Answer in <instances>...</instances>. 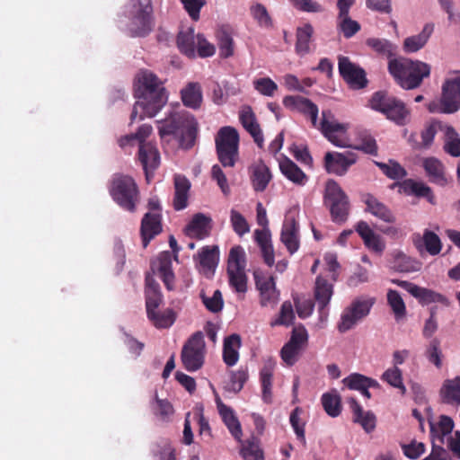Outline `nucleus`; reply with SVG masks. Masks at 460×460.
I'll return each mask as SVG.
<instances>
[{"label":"nucleus","instance_id":"4c0bfd02","mask_svg":"<svg viewBox=\"0 0 460 460\" xmlns=\"http://www.w3.org/2000/svg\"><path fill=\"white\" fill-rule=\"evenodd\" d=\"M392 257L391 267L398 272L411 273L417 272L421 269L422 264L420 261L406 255L401 251L393 252Z\"/></svg>","mask_w":460,"mask_h":460},{"label":"nucleus","instance_id":"a19ab883","mask_svg":"<svg viewBox=\"0 0 460 460\" xmlns=\"http://www.w3.org/2000/svg\"><path fill=\"white\" fill-rule=\"evenodd\" d=\"M153 132V128L149 124L141 125L135 134H128L124 137H121L119 139V145L121 148H126L128 146H132L135 144L138 145V148L142 145H151V142H147L146 139Z\"/></svg>","mask_w":460,"mask_h":460},{"label":"nucleus","instance_id":"9d476101","mask_svg":"<svg viewBox=\"0 0 460 460\" xmlns=\"http://www.w3.org/2000/svg\"><path fill=\"white\" fill-rule=\"evenodd\" d=\"M239 134L230 126L223 127L216 137L218 159L223 166L233 167L238 155Z\"/></svg>","mask_w":460,"mask_h":460},{"label":"nucleus","instance_id":"69168bd1","mask_svg":"<svg viewBox=\"0 0 460 460\" xmlns=\"http://www.w3.org/2000/svg\"><path fill=\"white\" fill-rule=\"evenodd\" d=\"M230 223L234 232L239 236H243L250 232V226L246 218L234 208L230 210Z\"/></svg>","mask_w":460,"mask_h":460},{"label":"nucleus","instance_id":"f8f14e48","mask_svg":"<svg viewBox=\"0 0 460 460\" xmlns=\"http://www.w3.org/2000/svg\"><path fill=\"white\" fill-rule=\"evenodd\" d=\"M375 304V298L358 296L344 308L338 323V331L344 333L354 328L359 322L366 318Z\"/></svg>","mask_w":460,"mask_h":460},{"label":"nucleus","instance_id":"bb28decb","mask_svg":"<svg viewBox=\"0 0 460 460\" xmlns=\"http://www.w3.org/2000/svg\"><path fill=\"white\" fill-rule=\"evenodd\" d=\"M333 294L332 284L329 283L323 277L319 276L315 280L314 297L318 304L320 313V320L322 322L327 321V313L324 312L325 307L330 303Z\"/></svg>","mask_w":460,"mask_h":460},{"label":"nucleus","instance_id":"680f3d73","mask_svg":"<svg viewBox=\"0 0 460 460\" xmlns=\"http://www.w3.org/2000/svg\"><path fill=\"white\" fill-rule=\"evenodd\" d=\"M387 302L397 320L402 318L405 315L406 306L402 297L398 291L389 289L387 292Z\"/></svg>","mask_w":460,"mask_h":460},{"label":"nucleus","instance_id":"3c124183","mask_svg":"<svg viewBox=\"0 0 460 460\" xmlns=\"http://www.w3.org/2000/svg\"><path fill=\"white\" fill-rule=\"evenodd\" d=\"M313 33L314 28L310 23H305L297 29L296 51L299 56H305L309 52Z\"/></svg>","mask_w":460,"mask_h":460},{"label":"nucleus","instance_id":"4468645a","mask_svg":"<svg viewBox=\"0 0 460 460\" xmlns=\"http://www.w3.org/2000/svg\"><path fill=\"white\" fill-rule=\"evenodd\" d=\"M325 203L330 207L332 219L336 223H343L349 215V200L341 186L333 180L325 185Z\"/></svg>","mask_w":460,"mask_h":460},{"label":"nucleus","instance_id":"20e7f679","mask_svg":"<svg viewBox=\"0 0 460 460\" xmlns=\"http://www.w3.org/2000/svg\"><path fill=\"white\" fill-rule=\"evenodd\" d=\"M388 69L397 84L405 90L418 88L431 71L428 63L406 58L391 59Z\"/></svg>","mask_w":460,"mask_h":460},{"label":"nucleus","instance_id":"5fc2aeb1","mask_svg":"<svg viewBox=\"0 0 460 460\" xmlns=\"http://www.w3.org/2000/svg\"><path fill=\"white\" fill-rule=\"evenodd\" d=\"M148 319L157 328H168L175 321V314L172 309L167 308L164 311L156 309L152 314H147Z\"/></svg>","mask_w":460,"mask_h":460},{"label":"nucleus","instance_id":"4d7b16f0","mask_svg":"<svg viewBox=\"0 0 460 460\" xmlns=\"http://www.w3.org/2000/svg\"><path fill=\"white\" fill-rule=\"evenodd\" d=\"M384 382H386L389 385L397 388L402 394L406 393V387L402 380V370L397 367H391L387 368L381 376Z\"/></svg>","mask_w":460,"mask_h":460},{"label":"nucleus","instance_id":"e2e57ef3","mask_svg":"<svg viewBox=\"0 0 460 460\" xmlns=\"http://www.w3.org/2000/svg\"><path fill=\"white\" fill-rule=\"evenodd\" d=\"M295 319V314L293 310V305L291 302L285 301L280 307V312L279 316L272 320L270 323V325L272 327L278 326V325H285L288 326L293 323V321Z\"/></svg>","mask_w":460,"mask_h":460},{"label":"nucleus","instance_id":"79ce46f5","mask_svg":"<svg viewBox=\"0 0 460 460\" xmlns=\"http://www.w3.org/2000/svg\"><path fill=\"white\" fill-rule=\"evenodd\" d=\"M218 261L217 246H205L198 253L199 270L205 274H210L217 267Z\"/></svg>","mask_w":460,"mask_h":460},{"label":"nucleus","instance_id":"ea45409f","mask_svg":"<svg viewBox=\"0 0 460 460\" xmlns=\"http://www.w3.org/2000/svg\"><path fill=\"white\" fill-rule=\"evenodd\" d=\"M190 181L182 175L174 176V198L173 207L176 210L184 209L188 205Z\"/></svg>","mask_w":460,"mask_h":460},{"label":"nucleus","instance_id":"a18cd8bd","mask_svg":"<svg viewBox=\"0 0 460 460\" xmlns=\"http://www.w3.org/2000/svg\"><path fill=\"white\" fill-rule=\"evenodd\" d=\"M440 395L445 402L460 405V376L445 380Z\"/></svg>","mask_w":460,"mask_h":460},{"label":"nucleus","instance_id":"aec40b11","mask_svg":"<svg viewBox=\"0 0 460 460\" xmlns=\"http://www.w3.org/2000/svg\"><path fill=\"white\" fill-rule=\"evenodd\" d=\"M172 256L170 252H161L152 262V270L163 280L168 290L174 289V273L172 270Z\"/></svg>","mask_w":460,"mask_h":460},{"label":"nucleus","instance_id":"6ab92c4d","mask_svg":"<svg viewBox=\"0 0 460 460\" xmlns=\"http://www.w3.org/2000/svg\"><path fill=\"white\" fill-rule=\"evenodd\" d=\"M357 161V155L351 152H328L324 156L326 170L339 176L344 175Z\"/></svg>","mask_w":460,"mask_h":460},{"label":"nucleus","instance_id":"ddd939ff","mask_svg":"<svg viewBox=\"0 0 460 460\" xmlns=\"http://www.w3.org/2000/svg\"><path fill=\"white\" fill-rule=\"evenodd\" d=\"M206 345L202 332L194 333L181 350V362L186 370L194 372L200 369L205 361Z\"/></svg>","mask_w":460,"mask_h":460},{"label":"nucleus","instance_id":"c85d7f7f","mask_svg":"<svg viewBox=\"0 0 460 460\" xmlns=\"http://www.w3.org/2000/svg\"><path fill=\"white\" fill-rule=\"evenodd\" d=\"M434 31L433 23H426L420 33L406 37L403 40L402 49L407 54L416 53L422 49L429 40Z\"/></svg>","mask_w":460,"mask_h":460},{"label":"nucleus","instance_id":"dca6fc26","mask_svg":"<svg viewBox=\"0 0 460 460\" xmlns=\"http://www.w3.org/2000/svg\"><path fill=\"white\" fill-rule=\"evenodd\" d=\"M308 341V332L304 325L299 324L293 328L291 337L283 348L280 355L282 360L288 366H293L299 358L303 349Z\"/></svg>","mask_w":460,"mask_h":460},{"label":"nucleus","instance_id":"f03ea898","mask_svg":"<svg viewBox=\"0 0 460 460\" xmlns=\"http://www.w3.org/2000/svg\"><path fill=\"white\" fill-rule=\"evenodd\" d=\"M156 123L162 139L166 137H172L185 149L190 148L194 145L198 122L189 111L172 109L166 113L164 119L157 120Z\"/></svg>","mask_w":460,"mask_h":460},{"label":"nucleus","instance_id":"a211bd4d","mask_svg":"<svg viewBox=\"0 0 460 460\" xmlns=\"http://www.w3.org/2000/svg\"><path fill=\"white\" fill-rule=\"evenodd\" d=\"M393 282L409 292L422 305H429L431 303L448 305L447 298L440 293L405 280H394Z\"/></svg>","mask_w":460,"mask_h":460},{"label":"nucleus","instance_id":"2eb2a0df","mask_svg":"<svg viewBox=\"0 0 460 460\" xmlns=\"http://www.w3.org/2000/svg\"><path fill=\"white\" fill-rule=\"evenodd\" d=\"M253 276L260 295V305L274 308L279 301V291L276 288L274 277L259 270L253 272Z\"/></svg>","mask_w":460,"mask_h":460},{"label":"nucleus","instance_id":"0eeeda50","mask_svg":"<svg viewBox=\"0 0 460 460\" xmlns=\"http://www.w3.org/2000/svg\"><path fill=\"white\" fill-rule=\"evenodd\" d=\"M370 107L384 115L396 125L403 126L409 120L410 111L397 98L382 92L376 93L370 99Z\"/></svg>","mask_w":460,"mask_h":460},{"label":"nucleus","instance_id":"b1692460","mask_svg":"<svg viewBox=\"0 0 460 460\" xmlns=\"http://www.w3.org/2000/svg\"><path fill=\"white\" fill-rule=\"evenodd\" d=\"M286 107L308 116L313 127L318 128V107L310 100L302 96H287L283 100Z\"/></svg>","mask_w":460,"mask_h":460},{"label":"nucleus","instance_id":"6e6d98bb","mask_svg":"<svg viewBox=\"0 0 460 460\" xmlns=\"http://www.w3.org/2000/svg\"><path fill=\"white\" fill-rule=\"evenodd\" d=\"M246 255L240 245L234 246L229 252L227 260V270H245Z\"/></svg>","mask_w":460,"mask_h":460},{"label":"nucleus","instance_id":"de8ad7c7","mask_svg":"<svg viewBox=\"0 0 460 460\" xmlns=\"http://www.w3.org/2000/svg\"><path fill=\"white\" fill-rule=\"evenodd\" d=\"M429 425L433 441L438 440L440 444L444 443L445 437L450 435L454 429L453 420L446 415L440 416L438 423L429 422Z\"/></svg>","mask_w":460,"mask_h":460},{"label":"nucleus","instance_id":"39448f33","mask_svg":"<svg viewBox=\"0 0 460 460\" xmlns=\"http://www.w3.org/2000/svg\"><path fill=\"white\" fill-rule=\"evenodd\" d=\"M112 199L123 209L134 212L139 201V191L134 179L128 175L115 174L110 184Z\"/></svg>","mask_w":460,"mask_h":460},{"label":"nucleus","instance_id":"c756f323","mask_svg":"<svg viewBox=\"0 0 460 460\" xmlns=\"http://www.w3.org/2000/svg\"><path fill=\"white\" fill-rule=\"evenodd\" d=\"M212 219L202 214L198 213L193 216L190 223L186 226L184 231L186 235L190 238L204 239L208 236L211 230Z\"/></svg>","mask_w":460,"mask_h":460},{"label":"nucleus","instance_id":"9b49d317","mask_svg":"<svg viewBox=\"0 0 460 460\" xmlns=\"http://www.w3.org/2000/svg\"><path fill=\"white\" fill-rule=\"evenodd\" d=\"M375 304V298L358 296L344 308L338 323V331L344 333L354 328L359 322L366 318Z\"/></svg>","mask_w":460,"mask_h":460},{"label":"nucleus","instance_id":"423d86ee","mask_svg":"<svg viewBox=\"0 0 460 460\" xmlns=\"http://www.w3.org/2000/svg\"><path fill=\"white\" fill-rule=\"evenodd\" d=\"M432 113H454L460 109V71L449 73L442 85V95L428 104Z\"/></svg>","mask_w":460,"mask_h":460},{"label":"nucleus","instance_id":"c03bdc74","mask_svg":"<svg viewBox=\"0 0 460 460\" xmlns=\"http://www.w3.org/2000/svg\"><path fill=\"white\" fill-rule=\"evenodd\" d=\"M241 338L237 334H232L225 339L223 347L224 362L229 366H234L239 359V349Z\"/></svg>","mask_w":460,"mask_h":460},{"label":"nucleus","instance_id":"58836bf2","mask_svg":"<svg viewBox=\"0 0 460 460\" xmlns=\"http://www.w3.org/2000/svg\"><path fill=\"white\" fill-rule=\"evenodd\" d=\"M181 99L184 106L197 110L201 106L203 94L199 83L190 82L181 90Z\"/></svg>","mask_w":460,"mask_h":460},{"label":"nucleus","instance_id":"c9c22d12","mask_svg":"<svg viewBox=\"0 0 460 460\" xmlns=\"http://www.w3.org/2000/svg\"><path fill=\"white\" fill-rule=\"evenodd\" d=\"M146 314H152L163 302V296L160 291L159 284L155 280L152 275L146 277Z\"/></svg>","mask_w":460,"mask_h":460},{"label":"nucleus","instance_id":"5701e85b","mask_svg":"<svg viewBox=\"0 0 460 460\" xmlns=\"http://www.w3.org/2000/svg\"><path fill=\"white\" fill-rule=\"evenodd\" d=\"M355 230L362 238L365 246L376 253L381 254L385 249V243L378 234L369 226L366 221H358L355 226Z\"/></svg>","mask_w":460,"mask_h":460},{"label":"nucleus","instance_id":"338daca9","mask_svg":"<svg viewBox=\"0 0 460 460\" xmlns=\"http://www.w3.org/2000/svg\"><path fill=\"white\" fill-rule=\"evenodd\" d=\"M350 148L360 150L369 155H376L377 153V146L376 139L367 132L359 134L358 143L356 145H352Z\"/></svg>","mask_w":460,"mask_h":460},{"label":"nucleus","instance_id":"8fccbe9b","mask_svg":"<svg viewBox=\"0 0 460 460\" xmlns=\"http://www.w3.org/2000/svg\"><path fill=\"white\" fill-rule=\"evenodd\" d=\"M423 167L432 181L439 185H444L447 182L444 166L438 159L434 157L424 159Z\"/></svg>","mask_w":460,"mask_h":460},{"label":"nucleus","instance_id":"e433bc0d","mask_svg":"<svg viewBox=\"0 0 460 460\" xmlns=\"http://www.w3.org/2000/svg\"><path fill=\"white\" fill-rule=\"evenodd\" d=\"M254 237L261 248L264 262L269 267H272L275 262L274 249L271 243V235L268 227H263V229H256L254 231Z\"/></svg>","mask_w":460,"mask_h":460},{"label":"nucleus","instance_id":"f3484780","mask_svg":"<svg viewBox=\"0 0 460 460\" xmlns=\"http://www.w3.org/2000/svg\"><path fill=\"white\" fill-rule=\"evenodd\" d=\"M338 66L341 75L350 88L361 89L367 85V80L364 69L351 62L348 57H339Z\"/></svg>","mask_w":460,"mask_h":460},{"label":"nucleus","instance_id":"a878e982","mask_svg":"<svg viewBox=\"0 0 460 460\" xmlns=\"http://www.w3.org/2000/svg\"><path fill=\"white\" fill-rule=\"evenodd\" d=\"M249 174L252 187L256 192L264 191L272 179L270 168L261 160L250 166Z\"/></svg>","mask_w":460,"mask_h":460},{"label":"nucleus","instance_id":"774afa93","mask_svg":"<svg viewBox=\"0 0 460 460\" xmlns=\"http://www.w3.org/2000/svg\"><path fill=\"white\" fill-rule=\"evenodd\" d=\"M252 84L254 89L263 96L272 97L278 90V84L270 77L255 79Z\"/></svg>","mask_w":460,"mask_h":460},{"label":"nucleus","instance_id":"13d9d810","mask_svg":"<svg viewBox=\"0 0 460 460\" xmlns=\"http://www.w3.org/2000/svg\"><path fill=\"white\" fill-rule=\"evenodd\" d=\"M367 45L376 53L387 58L394 55L396 46L386 39L369 38L367 40Z\"/></svg>","mask_w":460,"mask_h":460},{"label":"nucleus","instance_id":"603ef678","mask_svg":"<svg viewBox=\"0 0 460 460\" xmlns=\"http://www.w3.org/2000/svg\"><path fill=\"white\" fill-rule=\"evenodd\" d=\"M336 28L346 39H349L359 31L361 27L357 21L350 18L349 13H338Z\"/></svg>","mask_w":460,"mask_h":460},{"label":"nucleus","instance_id":"49530a36","mask_svg":"<svg viewBox=\"0 0 460 460\" xmlns=\"http://www.w3.org/2000/svg\"><path fill=\"white\" fill-rule=\"evenodd\" d=\"M228 283L240 299H243L248 290V277L245 270H227Z\"/></svg>","mask_w":460,"mask_h":460},{"label":"nucleus","instance_id":"052dcab7","mask_svg":"<svg viewBox=\"0 0 460 460\" xmlns=\"http://www.w3.org/2000/svg\"><path fill=\"white\" fill-rule=\"evenodd\" d=\"M424 354L426 358L437 368H440L442 367L443 354L440 349V341L438 339L434 338L429 342Z\"/></svg>","mask_w":460,"mask_h":460},{"label":"nucleus","instance_id":"393cba45","mask_svg":"<svg viewBox=\"0 0 460 460\" xmlns=\"http://www.w3.org/2000/svg\"><path fill=\"white\" fill-rule=\"evenodd\" d=\"M280 240L290 254H294L299 248L298 226L290 214L284 220Z\"/></svg>","mask_w":460,"mask_h":460},{"label":"nucleus","instance_id":"4be33fe9","mask_svg":"<svg viewBox=\"0 0 460 460\" xmlns=\"http://www.w3.org/2000/svg\"><path fill=\"white\" fill-rule=\"evenodd\" d=\"M215 402L217 404V411L231 435L237 441H241L243 437V430L241 423L234 410L231 407L226 405L217 393L215 394Z\"/></svg>","mask_w":460,"mask_h":460},{"label":"nucleus","instance_id":"37998d69","mask_svg":"<svg viewBox=\"0 0 460 460\" xmlns=\"http://www.w3.org/2000/svg\"><path fill=\"white\" fill-rule=\"evenodd\" d=\"M279 169L287 179L296 185L303 186L307 181L305 173L293 161L287 157L279 162Z\"/></svg>","mask_w":460,"mask_h":460},{"label":"nucleus","instance_id":"09e8293b","mask_svg":"<svg viewBox=\"0 0 460 460\" xmlns=\"http://www.w3.org/2000/svg\"><path fill=\"white\" fill-rule=\"evenodd\" d=\"M325 412L332 418L338 417L341 412V397L338 391L332 389L324 393L321 397Z\"/></svg>","mask_w":460,"mask_h":460},{"label":"nucleus","instance_id":"72a5a7b5","mask_svg":"<svg viewBox=\"0 0 460 460\" xmlns=\"http://www.w3.org/2000/svg\"><path fill=\"white\" fill-rule=\"evenodd\" d=\"M162 231L161 216L159 213H146L141 222V235L143 246L146 247L149 242Z\"/></svg>","mask_w":460,"mask_h":460},{"label":"nucleus","instance_id":"864d4df0","mask_svg":"<svg viewBox=\"0 0 460 460\" xmlns=\"http://www.w3.org/2000/svg\"><path fill=\"white\" fill-rule=\"evenodd\" d=\"M444 148L452 156H460V137L451 126L443 128Z\"/></svg>","mask_w":460,"mask_h":460},{"label":"nucleus","instance_id":"bf43d9fd","mask_svg":"<svg viewBox=\"0 0 460 460\" xmlns=\"http://www.w3.org/2000/svg\"><path fill=\"white\" fill-rule=\"evenodd\" d=\"M151 408L153 413L162 420H168L174 411L170 402L158 398L156 394H155L154 400L151 402Z\"/></svg>","mask_w":460,"mask_h":460},{"label":"nucleus","instance_id":"7ed1b4c3","mask_svg":"<svg viewBox=\"0 0 460 460\" xmlns=\"http://www.w3.org/2000/svg\"><path fill=\"white\" fill-rule=\"evenodd\" d=\"M119 27L132 37H144L154 28L152 0H129L119 20Z\"/></svg>","mask_w":460,"mask_h":460},{"label":"nucleus","instance_id":"6e6552de","mask_svg":"<svg viewBox=\"0 0 460 460\" xmlns=\"http://www.w3.org/2000/svg\"><path fill=\"white\" fill-rule=\"evenodd\" d=\"M177 47L182 54L189 58H195L197 54L200 58H207L213 56L216 52L214 45L209 43L203 35H196L190 27L179 31Z\"/></svg>","mask_w":460,"mask_h":460},{"label":"nucleus","instance_id":"7c9ffc66","mask_svg":"<svg viewBox=\"0 0 460 460\" xmlns=\"http://www.w3.org/2000/svg\"><path fill=\"white\" fill-rule=\"evenodd\" d=\"M239 119L245 130L252 137L254 142L261 147L264 138L252 108L249 106L243 107L239 112Z\"/></svg>","mask_w":460,"mask_h":460},{"label":"nucleus","instance_id":"412c9836","mask_svg":"<svg viewBox=\"0 0 460 460\" xmlns=\"http://www.w3.org/2000/svg\"><path fill=\"white\" fill-rule=\"evenodd\" d=\"M412 241L420 254L426 252L431 256H436L442 251L443 245L439 236L429 229H425L422 234H415Z\"/></svg>","mask_w":460,"mask_h":460},{"label":"nucleus","instance_id":"cd10ccee","mask_svg":"<svg viewBox=\"0 0 460 460\" xmlns=\"http://www.w3.org/2000/svg\"><path fill=\"white\" fill-rule=\"evenodd\" d=\"M138 160L145 171L146 181H149L153 172L160 164V155L155 146L142 145L138 148Z\"/></svg>","mask_w":460,"mask_h":460},{"label":"nucleus","instance_id":"2f4dec72","mask_svg":"<svg viewBox=\"0 0 460 460\" xmlns=\"http://www.w3.org/2000/svg\"><path fill=\"white\" fill-rule=\"evenodd\" d=\"M342 383L349 389L358 391L367 399L371 397V394L368 391L369 388L379 387V384L376 380L358 373L350 374L342 380Z\"/></svg>","mask_w":460,"mask_h":460},{"label":"nucleus","instance_id":"0e129e2a","mask_svg":"<svg viewBox=\"0 0 460 460\" xmlns=\"http://www.w3.org/2000/svg\"><path fill=\"white\" fill-rule=\"evenodd\" d=\"M250 11L252 18L260 27L269 29L272 26L271 18L263 4H254L251 6Z\"/></svg>","mask_w":460,"mask_h":460},{"label":"nucleus","instance_id":"473e14b6","mask_svg":"<svg viewBox=\"0 0 460 460\" xmlns=\"http://www.w3.org/2000/svg\"><path fill=\"white\" fill-rule=\"evenodd\" d=\"M363 202L366 205V211L370 213L377 219L385 223H394L395 217L393 212L376 197L371 194H366L363 196Z\"/></svg>","mask_w":460,"mask_h":460},{"label":"nucleus","instance_id":"f704fd0d","mask_svg":"<svg viewBox=\"0 0 460 460\" xmlns=\"http://www.w3.org/2000/svg\"><path fill=\"white\" fill-rule=\"evenodd\" d=\"M353 420L358 423L367 433L372 432L376 429V418L370 411H364L354 398L349 400Z\"/></svg>","mask_w":460,"mask_h":460},{"label":"nucleus","instance_id":"1a4fd4ad","mask_svg":"<svg viewBox=\"0 0 460 460\" xmlns=\"http://www.w3.org/2000/svg\"><path fill=\"white\" fill-rule=\"evenodd\" d=\"M318 128L333 146L341 148L352 146L348 133L349 124L339 121L331 111H323Z\"/></svg>","mask_w":460,"mask_h":460},{"label":"nucleus","instance_id":"f257e3e1","mask_svg":"<svg viewBox=\"0 0 460 460\" xmlns=\"http://www.w3.org/2000/svg\"><path fill=\"white\" fill-rule=\"evenodd\" d=\"M134 94L137 102L130 115L131 122L155 117L168 102L164 82L147 69H142L136 75Z\"/></svg>","mask_w":460,"mask_h":460}]
</instances>
